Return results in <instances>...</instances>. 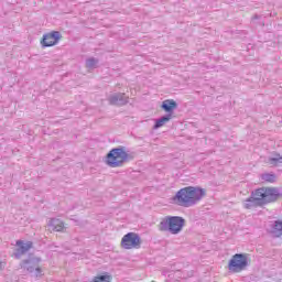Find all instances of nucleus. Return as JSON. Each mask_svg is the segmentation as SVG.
<instances>
[{"label": "nucleus", "instance_id": "1a4fd4ad", "mask_svg": "<svg viewBox=\"0 0 282 282\" xmlns=\"http://www.w3.org/2000/svg\"><path fill=\"white\" fill-rule=\"evenodd\" d=\"M48 228L52 232H63L65 230V223L61 219L52 218L48 221Z\"/></svg>", "mask_w": 282, "mask_h": 282}, {"label": "nucleus", "instance_id": "9d476101", "mask_svg": "<svg viewBox=\"0 0 282 282\" xmlns=\"http://www.w3.org/2000/svg\"><path fill=\"white\" fill-rule=\"evenodd\" d=\"M177 108V102L173 99L164 100L162 104V109L167 113H173V110Z\"/></svg>", "mask_w": 282, "mask_h": 282}, {"label": "nucleus", "instance_id": "39448f33", "mask_svg": "<svg viewBox=\"0 0 282 282\" xmlns=\"http://www.w3.org/2000/svg\"><path fill=\"white\" fill-rule=\"evenodd\" d=\"M230 272H241L248 268V254L246 253H236L229 261L228 264Z\"/></svg>", "mask_w": 282, "mask_h": 282}, {"label": "nucleus", "instance_id": "423d86ee", "mask_svg": "<svg viewBox=\"0 0 282 282\" xmlns=\"http://www.w3.org/2000/svg\"><path fill=\"white\" fill-rule=\"evenodd\" d=\"M141 243L142 240L135 232H128L121 239V248H123V250H133L135 248H140Z\"/></svg>", "mask_w": 282, "mask_h": 282}, {"label": "nucleus", "instance_id": "f257e3e1", "mask_svg": "<svg viewBox=\"0 0 282 282\" xmlns=\"http://www.w3.org/2000/svg\"><path fill=\"white\" fill-rule=\"evenodd\" d=\"M281 197V191L275 187H260L251 192L250 197L242 202V208L246 210H254L267 204H272Z\"/></svg>", "mask_w": 282, "mask_h": 282}, {"label": "nucleus", "instance_id": "dca6fc26", "mask_svg": "<svg viewBox=\"0 0 282 282\" xmlns=\"http://www.w3.org/2000/svg\"><path fill=\"white\" fill-rule=\"evenodd\" d=\"M86 67L88 69H96L98 67V59L90 57L86 61Z\"/></svg>", "mask_w": 282, "mask_h": 282}, {"label": "nucleus", "instance_id": "f8f14e48", "mask_svg": "<svg viewBox=\"0 0 282 282\" xmlns=\"http://www.w3.org/2000/svg\"><path fill=\"white\" fill-rule=\"evenodd\" d=\"M17 246L19 247L18 250L20 251V254H25V252L32 248V242L24 243L23 241L18 240Z\"/></svg>", "mask_w": 282, "mask_h": 282}, {"label": "nucleus", "instance_id": "f03ea898", "mask_svg": "<svg viewBox=\"0 0 282 282\" xmlns=\"http://www.w3.org/2000/svg\"><path fill=\"white\" fill-rule=\"evenodd\" d=\"M205 195L206 189L202 187L187 186L176 192V194L172 197V202L173 204H176V206L191 208V206H195V204L202 202Z\"/></svg>", "mask_w": 282, "mask_h": 282}, {"label": "nucleus", "instance_id": "0eeeda50", "mask_svg": "<svg viewBox=\"0 0 282 282\" xmlns=\"http://www.w3.org/2000/svg\"><path fill=\"white\" fill-rule=\"evenodd\" d=\"M62 35L58 31H53L43 35L41 40V45L43 47H54V45H58Z\"/></svg>", "mask_w": 282, "mask_h": 282}, {"label": "nucleus", "instance_id": "a211bd4d", "mask_svg": "<svg viewBox=\"0 0 282 282\" xmlns=\"http://www.w3.org/2000/svg\"><path fill=\"white\" fill-rule=\"evenodd\" d=\"M35 276H41V268H35Z\"/></svg>", "mask_w": 282, "mask_h": 282}, {"label": "nucleus", "instance_id": "20e7f679", "mask_svg": "<svg viewBox=\"0 0 282 282\" xmlns=\"http://www.w3.org/2000/svg\"><path fill=\"white\" fill-rule=\"evenodd\" d=\"M129 159V154L122 148L112 149L107 155V164L112 169L122 166Z\"/></svg>", "mask_w": 282, "mask_h": 282}, {"label": "nucleus", "instance_id": "6ab92c4d", "mask_svg": "<svg viewBox=\"0 0 282 282\" xmlns=\"http://www.w3.org/2000/svg\"><path fill=\"white\" fill-rule=\"evenodd\" d=\"M30 272H34V270L30 269Z\"/></svg>", "mask_w": 282, "mask_h": 282}, {"label": "nucleus", "instance_id": "6e6552de", "mask_svg": "<svg viewBox=\"0 0 282 282\" xmlns=\"http://www.w3.org/2000/svg\"><path fill=\"white\" fill-rule=\"evenodd\" d=\"M108 101L110 105L122 107V105H127V102H129V97H127L124 93H115L108 97Z\"/></svg>", "mask_w": 282, "mask_h": 282}, {"label": "nucleus", "instance_id": "f3484780", "mask_svg": "<svg viewBox=\"0 0 282 282\" xmlns=\"http://www.w3.org/2000/svg\"><path fill=\"white\" fill-rule=\"evenodd\" d=\"M261 178L263 182H269L270 184L276 182V175L270 173L262 174Z\"/></svg>", "mask_w": 282, "mask_h": 282}, {"label": "nucleus", "instance_id": "ddd939ff", "mask_svg": "<svg viewBox=\"0 0 282 282\" xmlns=\"http://www.w3.org/2000/svg\"><path fill=\"white\" fill-rule=\"evenodd\" d=\"M172 115H166L161 117L160 119H156V122L154 124V129H160L161 127H164L169 120H171Z\"/></svg>", "mask_w": 282, "mask_h": 282}, {"label": "nucleus", "instance_id": "9b49d317", "mask_svg": "<svg viewBox=\"0 0 282 282\" xmlns=\"http://www.w3.org/2000/svg\"><path fill=\"white\" fill-rule=\"evenodd\" d=\"M271 232L274 237H282V220H275Z\"/></svg>", "mask_w": 282, "mask_h": 282}, {"label": "nucleus", "instance_id": "7ed1b4c3", "mask_svg": "<svg viewBox=\"0 0 282 282\" xmlns=\"http://www.w3.org/2000/svg\"><path fill=\"white\" fill-rule=\"evenodd\" d=\"M186 226V219L181 216H165L161 219L158 228L160 232H169L170 235H180Z\"/></svg>", "mask_w": 282, "mask_h": 282}, {"label": "nucleus", "instance_id": "2eb2a0df", "mask_svg": "<svg viewBox=\"0 0 282 282\" xmlns=\"http://www.w3.org/2000/svg\"><path fill=\"white\" fill-rule=\"evenodd\" d=\"M111 274L105 273L104 275H97L93 278L90 282H110L111 281Z\"/></svg>", "mask_w": 282, "mask_h": 282}, {"label": "nucleus", "instance_id": "4468645a", "mask_svg": "<svg viewBox=\"0 0 282 282\" xmlns=\"http://www.w3.org/2000/svg\"><path fill=\"white\" fill-rule=\"evenodd\" d=\"M282 163V156L281 154H275L273 156H271L268 161V164L270 166H279Z\"/></svg>", "mask_w": 282, "mask_h": 282}]
</instances>
